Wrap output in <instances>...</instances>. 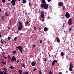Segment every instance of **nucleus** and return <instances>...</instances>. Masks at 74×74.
Returning a JSON list of instances; mask_svg holds the SVG:
<instances>
[{
  "label": "nucleus",
  "mask_w": 74,
  "mask_h": 74,
  "mask_svg": "<svg viewBox=\"0 0 74 74\" xmlns=\"http://www.w3.org/2000/svg\"><path fill=\"white\" fill-rule=\"evenodd\" d=\"M40 8H43L44 9H47L48 8V5L47 3H45L44 4H42V5L40 6Z\"/></svg>",
  "instance_id": "obj_1"
},
{
  "label": "nucleus",
  "mask_w": 74,
  "mask_h": 74,
  "mask_svg": "<svg viewBox=\"0 0 74 74\" xmlns=\"http://www.w3.org/2000/svg\"><path fill=\"white\" fill-rule=\"evenodd\" d=\"M18 24L19 25V26H18V30H19L20 31H21V30L22 29L23 24L22 23V22L21 21Z\"/></svg>",
  "instance_id": "obj_2"
},
{
  "label": "nucleus",
  "mask_w": 74,
  "mask_h": 74,
  "mask_svg": "<svg viewBox=\"0 0 74 74\" xmlns=\"http://www.w3.org/2000/svg\"><path fill=\"white\" fill-rule=\"evenodd\" d=\"M17 48L19 50L20 52L22 53V47L21 46H18L17 47Z\"/></svg>",
  "instance_id": "obj_3"
},
{
  "label": "nucleus",
  "mask_w": 74,
  "mask_h": 74,
  "mask_svg": "<svg viewBox=\"0 0 74 74\" xmlns=\"http://www.w3.org/2000/svg\"><path fill=\"white\" fill-rule=\"evenodd\" d=\"M72 18H70L68 21V23L69 25H71L72 24Z\"/></svg>",
  "instance_id": "obj_4"
},
{
  "label": "nucleus",
  "mask_w": 74,
  "mask_h": 74,
  "mask_svg": "<svg viewBox=\"0 0 74 74\" xmlns=\"http://www.w3.org/2000/svg\"><path fill=\"white\" fill-rule=\"evenodd\" d=\"M58 62V61L57 60H55L53 61L52 62V65L53 67H54L55 66V63H57Z\"/></svg>",
  "instance_id": "obj_5"
},
{
  "label": "nucleus",
  "mask_w": 74,
  "mask_h": 74,
  "mask_svg": "<svg viewBox=\"0 0 74 74\" xmlns=\"http://www.w3.org/2000/svg\"><path fill=\"white\" fill-rule=\"evenodd\" d=\"M65 16H66V18H69V17H70V14H69V13H68V12H67L66 13Z\"/></svg>",
  "instance_id": "obj_6"
},
{
  "label": "nucleus",
  "mask_w": 74,
  "mask_h": 74,
  "mask_svg": "<svg viewBox=\"0 0 74 74\" xmlns=\"http://www.w3.org/2000/svg\"><path fill=\"white\" fill-rule=\"evenodd\" d=\"M59 7H62L63 5V3L62 2H60L58 4Z\"/></svg>",
  "instance_id": "obj_7"
},
{
  "label": "nucleus",
  "mask_w": 74,
  "mask_h": 74,
  "mask_svg": "<svg viewBox=\"0 0 74 74\" xmlns=\"http://www.w3.org/2000/svg\"><path fill=\"white\" fill-rule=\"evenodd\" d=\"M12 60L13 61H11L12 62H13L14 61H16V58L14 56H13L12 58Z\"/></svg>",
  "instance_id": "obj_8"
},
{
  "label": "nucleus",
  "mask_w": 74,
  "mask_h": 74,
  "mask_svg": "<svg viewBox=\"0 0 74 74\" xmlns=\"http://www.w3.org/2000/svg\"><path fill=\"white\" fill-rule=\"evenodd\" d=\"M2 62H1L0 63L1 65H2V66H3V65L2 64H4V65H5L7 64V63H6L5 62H4V61H2Z\"/></svg>",
  "instance_id": "obj_9"
},
{
  "label": "nucleus",
  "mask_w": 74,
  "mask_h": 74,
  "mask_svg": "<svg viewBox=\"0 0 74 74\" xmlns=\"http://www.w3.org/2000/svg\"><path fill=\"white\" fill-rule=\"evenodd\" d=\"M42 3L40 4V6L41 5H42V4H45L46 3V2H45V0H42Z\"/></svg>",
  "instance_id": "obj_10"
},
{
  "label": "nucleus",
  "mask_w": 74,
  "mask_h": 74,
  "mask_svg": "<svg viewBox=\"0 0 74 74\" xmlns=\"http://www.w3.org/2000/svg\"><path fill=\"white\" fill-rule=\"evenodd\" d=\"M36 62L33 61L31 63V65L32 66H35V64H36Z\"/></svg>",
  "instance_id": "obj_11"
},
{
  "label": "nucleus",
  "mask_w": 74,
  "mask_h": 74,
  "mask_svg": "<svg viewBox=\"0 0 74 74\" xmlns=\"http://www.w3.org/2000/svg\"><path fill=\"white\" fill-rule=\"evenodd\" d=\"M29 21H25V26H27V25L28 24H29Z\"/></svg>",
  "instance_id": "obj_12"
},
{
  "label": "nucleus",
  "mask_w": 74,
  "mask_h": 74,
  "mask_svg": "<svg viewBox=\"0 0 74 74\" xmlns=\"http://www.w3.org/2000/svg\"><path fill=\"white\" fill-rule=\"evenodd\" d=\"M56 39L57 40V42H60V39L58 37H57V38H56Z\"/></svg>",
  "instance_id": "obj_13"
},
{
  "label": "nucleus",
  "mask_w": 74,
  "mask_h": 74,
  "mask_svg": "<svg viewBox=\"0 0 74 74\" xmlns=\"http://www.w3.org/2000/svg\"><path fill=\"white\" fill-rule=\"evenodd\" d=\"M11 3L13 5H15L16 4L15 1H13V0H12L11 1Z\"/></svg>",
  "instance_id": "obj_14"
},
{
  "label": "nucleus",
  "mask_w": 74,
  "mask_h": 74,
  "mask_svg": "<svg viewBox=\"0 0 74 74\" xmlns=\"http://www.w3.org/2000/svg\"><path fill=\"white\" fill-rule=\"evenodd\" d=\"M44 30L45 32H47L48 31V28L47 27H45L44 29Z\"/></svg>",
  "instance_id": "obj_15"
},
{
  "label": "nucleus",
  "mask_w": 74,
  "mask_h": 74,
  "mask_svg": "<svg viewBox=\"0 0 74 74\" xmlns=\"http://www.w3.org/2000/svg\"><path fill=\"white\" fill-rule=\"evenodd\" d=\"M27 2V1H26V0H23L22 3H23V4H25Z\"/></svg>",
  "instance_id": "obj_16"
},
{
  "label": "nucleus",
  "mask_w": 74,
  "mask_h": 74,
  "mask_svg": "<svg viewBox=\"0 0 74 74\" xmlns=\"http://www.w3.org/2000/svg\"><path fill=\"white\" fill-rule=\"evenodd\" d=\"M69 70L70 71H73V68L69 67Z\"/></svg>",
  "instance_id": "obj_17"
},
{
  "label": "nucleus",
  "mask_w": 74,
  "mask_h": 74,
  "mask_svg": "<svg viewBox=\"0 0 74 74\" xmlns=\"http://www.w3.org/2000/svg\"><path fill=\"white\" fill-rule=\"evenodd\" d=\"M70 67H71V68H73V65L71 64V63H70L69 64Z\"/></svg>",
  "instance_id": "obj_18"
},
{
  "label": "nucleus",
  "mask_w": 74,
  "mask_h": 74,
  "mask_svg": "<svg viewBox=\"0 0 74 74\" xmlns=\"http://www.w3.org/2000/svg\"><path fill=\"white\" fill-rule=\"evenodd\" d=\"M40 17L42 18H44V14H42L40 15Z\"/></svg>",
  "instance_id": "obj_19"
},
{
  "label": "nucleus",
  "mask_w": 74,
  "mask_h": 74,
  "mask_svg": "<svg viewBox=\"0 0 74 74\" xmlns=\"http://www.w3.org/2000/svg\"><path fill=\"white\" fill-rule=\"evenodd\" d=\"M1 20H4V16H2L1 17Z\"/></svg>",
  "instance_id": "obj_20"
},
{
  "label": "nucleus",
  "mask_w": 74,
  "mask_h": 74,
  "mask_svg": "<svg viewBox=\"0 0 74 74\" xmlns=\"http://www.w3.org/2000/svg\"><path fill=\"white\" fill-rule=\"evenodd\" d=\"M44 10H42V11H41L40 14H44Z\"/></svg>",
  "instance_id": "obj_21"
},
{
  "label": "nucleus",
  "mask_w": 74,
  "mask_h": 74,
  "mask_svg": "<svg viewBox=\"0 0 74 74\" xmlns=\"http://www.w3.org/2000/svg\"><path fill=\"white\" fill-rule=\"evenodd\" d=\"M8 58H9V59H10L11 61H13V60H12V59L10 57V56L9 55H8Z\"/></svg>",
  "instance_id": "obj_22"
},
{
  "label": "nucleus",
  "mask_w": 74,
  "mask_h": 74,
  "mask_svg": "<svg viewBox=\"0 0 74 74\" xmlns=\"http://www.w3.org/2000/svg\"><path fill=\"white\" fill-rule=\"evenodd\" d=\"M61 56H64V53H63V52H62L61 53Z\"/></svg>",
  "instance_id": "obj_23"
},
{
  "label": "nucleus",
  "mask_w": 74,
  "mask_h": 74,
  "mask_svg": "<svg viewBox=\"0 0 74 74\" xmlns=\"http://www.w3.org/2000/svg\"><path fill=\"white\" fill-rule=\"evenodd\" d=\"M16 53V51H12V53L13 55H15V53Z\"/></svg>",
  "instance_id": "obj_24"
},
{
  "label": "nucleus",
  "mask_w": 74,
  "mask_h": 74,
  "mask_svg": "<svg viewBox=\"0 0 74 74\" xmlns=\"http://www.w3.org/2000/svg\"><path fill=\"white\" fill-rule=\"evenodd\" d=\"M19 74H22V71H21V70H19Z\"/></svg>",
  "instance_id": "obj_25"
},
{
  "label": "nucleus",
  "mask_w": 74,
  "mask_h": 74,
  "mask_svg": "<svg viewBox=\"0 0 74 74\" xmlns=\"http://www.w3.org/2000/svg\"><path fill=\"white\" fill-rule=\"evenodd\" d=\"M32 4H31V2H29V5L30 7V8H31L32 7H31V5H32Z\"/></svg>",
  "instance_id": "obj_26"
},
{
  "label": "nucleus",
  "mask_w": 74,
  "mask_h": 74,
  "mask_svg": "<svg viewBox=\"0 0 74 74\" xmlns=\"http://www.w3.org/2000/svg\"><path fill=\"white\" fill-rule=\"evenodd\" d=\"M5 15L6 16H9V15L7 14V12H5Z\"/></svg>",
  "instance_id": "obj_27"
},
{
  "label": "nucleus",
  "mask_w": 74,
  "mask_h": 74,
  "mask_svg": "<svg viewBox=\"0 0 74 74\" xmlns=\"http://www.w3.org/2000/svg\"><path fill=\"white\" fill-rule=\"evenodd\" d=\"M21 65L25 69V64H21Z\"/></svg>",
  "instance_id": "obj_28"
},
{
  "label": "nucleus",
  "mask_w": 74,
  "mask_h": 74,
  "mask_svg": "<svg viewBox=\"0 0 74 74\" xmlns=\"http://www.w3.org/2000/svg\"><path fill=\"white\" fill-rule=\"evenodd\" d=\"M10 66V67H9L10 68V69H14V66Z\"/></svg>",
  "instance_id": "obj_29"
},
{
  "label": "nucleus",
  "mask_w": 74,
  "mask_h": 74,
  "mask_svg": "<svg viewBox=\"0 0 74 74\" xmlns=\"http://www.w3.org/2000/svg\"><path fill=\"white\" fill-rule=\"evenodd\" d=\"M23 74H28V73L27 72H24L23 73Z\"/></svg>",
  "instance_id": "obj_30"
},
{
  "label": "nucleus",
  "mask_w": 74,
  "mask_h": 74,
  "mask_svg": "<svg viewBox=\"0 0 74 74\" xmlns=\"http://www.w3.org/2000/svg\"><path fill=\"white\" fill-rule=\"evenodd\" d=\"M72 27H70L69 29V32H71V30H72Z\"/></svg>",
  "instance_id": "obj_31"
},
{
  "label": "nucleus",
  "mask_w": 74,
  "mask_h": 74,
  "mask_svg": "<svg viewBox=\"0 0 74 74\" xmlns=\"http://www.w3.org/2000/svg\"><path fill=\"white\" fill-rule=\"evenodd\" d=\"M2 1L3 3H5L6 1H5V0H2Z\"/></svg>",
  "instance_id": "obj_32"
},
{
  "label": "nucleus",
  "mask_w": 74,
  "mask_h": 74,
  "mask_svg": "<svg viewBox=\"0 0 74 74\" xmlns=\"http://www.w3.org/2000/svg\"><path fill=\"white\" fill-rule=\"evenodd\" d=\"M36 70H37V69L35 67H34V70L33 71H36Z\"/></svg>",
  "instance_id": "obj_33"
},
{
  "label": "nucleus",
  "mask_w": 74,
  "mask_h": 74,
  "mask_svg": "<svg viewBox=\"0 0 74 74\" xmlns=\"http://www.w3.org/2000/svg\"><path fill=\"white\" fill-rule=\"evenodd\" d=\"M62 10H64V8H65V7L64 6H62Z\"/></svg>",
  "instance_id": "obj_34"
},
{
  "label": "nucleus",
  "mask_w": 74,
  "mask_h": 74,
  "mask_svg": "<svg viewBox=\"0 0 74 74\" xmlns=\"http://www.w3.org/2000/svg\"><path fill=\"white\" fill-rule=\"evenodd\" d=\"M17 39V37H16L14 38V41H16Z\"/></svg>",
  "instance_id": "obj_35"
},
{
  "label": "nucleus",
  "mask_w": 74,
  "mask_h": 74,
  "mask_svg": "<svg viewBox=\"0 0 74 74\" xmlns=\"http://www.w3.org/2000/svg\"><path fill=\"white\" fill-rule=\"evenodd\" d=\"M39 74H42L41 71L40 70H39Z\"/></svg>",
  "instance_id": "obj_36"
},
{
  "label": "nucleus",
  "mask_w": 74,
  "mask_h": 74,
  "mask_svg": "<svg viewBox=\"0 0 74 74\" xmlns=\"http://www.w3.org/2000/svg\"><path fill=\"white\" fill-rule=\"evenodd\" d=\"M4 74V73H3V72L2 71L0 72V74Z\"/></svg>",
  "instance_id": "obj_37"
},
{
  "label": "nucleus",
  "mask_w": 74,
  "mask_h": 74,
  "mask_svg": "<svg viewBox=\"0 0 74 74\" xmlns=\"http://www.w3.org/2000/svg\"><path fill=\"white\" fill-rule=\"evenodd\" d=\"M34 30H36V27H35V26H34Z\"/></svg>",
  "instance_id": "obj_38"
},
{
  "label": "nucleus",
  "mask_w": 74,
  "mask_h": 74,
  "mask_svg": "<svg viewBox=\"0 0 74 74\" xmlns=\"http://www.w3.org/2000/svg\"><path fill=\"white\" fill-rule=\"evenodd\" d=\"M8 39L9 40H10L11 39V37H10V36L8 37Z\"/></svg>",
  "instance_id": "obj_39"
},
{
  "label": "nucleus",
  "mask_w": 74,
  "mask_h": 74,
  "mask_svg": "<svg viewBox=\"0 0 74 74\" xmlns=\"http://www.w3.org/2000/svg\"><path fill=\"white\" fill-rule=\"evenodd\" d=\"M1 44H3V40H2V39H1Z\"/></svg>",
  "instance_id": "obj_40"
},
{
  "label": "nucleus",
  "mask_w": 74,
  "mask_h": 74,
  "mask_svg": "<svg viewBox=\"0 0 74 74\" xmlns=\"http://www.w3.org/2000/svg\"><path fill=\"white\" fill-rule=\"evenodd\" d=\"M30 58H33V55H30Z\"/></svg>",
  "instance_id": "obj_41"
},
{
  "label": "nucleus",
  "mask_w": 74,
  "mask_h": 74,
  "mask_svg": "<svg viewBox=\"0 0 74 74\" xmlns=\"http://www.w3.org/2000/svg\"><path fill=\"white\" fill-rule=\"evenodd\" d=\"M64 25H65V23H63V26H62V27H64Z\"/></svg>",
  "instance_id": "obj_42"
},
{
  "label": "nucleus",
  "mask_w": 74,
  "mask_h": 74,
  "mask_svg": "<svg viewBox=\"0 0 74 74\" xmlns=\"http://www.w3.org/2000/svg\"><path fill=\"white\" fill-rule=\"evenodd\" d=\"M3 73H4V74H8V73H7L6 72H5V71H3Z\"/></svg>",
  "instance_id": "obj_43"
},
{
  "label": "nucleus",
  "mask_w": 74,
  "mask_h": 74,
  "mask_svg": "<svg viewBox=\"0 0 74 74\" xmlns=\"http://www.w3.org/2000/svg\"><path fill=\"white\" fill-rule=\"evenodd\" d=\"M42 40H41L40 41V44H41V43H42Z\"/></svg>",
  "instance_id": "obj_44"
},
{
  "label": "nucleus",
  "mask_w": 74,
  "mask_h": 74,
  "mask_svg": "<svg viewBox=\"0 0 74 74\" xmlns=\"http://www.w3.org/2000/svg\"><path fill=\"white\" fill-rule=\"evenodd\" d=\"M15 49L17 51H18V47H16L15 48Z\"/></svg>",
  "instance_id": "obj_45"
},
{
  "label": "nucleus",
  "mask_w": 74,
  "mask_h": 74,
  "mask_svg": "<svg viewBox=\"0 0 74 74\" xmlns=\"http://www.w3.org/2000/svg\"><path fill=\"white\" fill-rule=\"evenodd\" d=\"M41 29L40 27H38V30H41Z\"/></svg>",
  "instance_id": "obj_46"
},
{
  "label": "nucleus",
  "mask_w": 74,
  "mask_h": 74,
  "mask_svg": "<svg viewBox=\"0 0 74 74\" xmlns=\"http://www.w3.org/2000/svg\"><path fill=\"white\" fill-rule=\"evenodd\" d=\"M3 58H5V59H7V57H5V56H3Z\"/></svg>",
  "instance_id": "obj_47"
},
{
  "label": "nucleus",
  "mask_w": 74,
  "mask_h": 74,
  "mask_svg": "<svg viewBox=\"0 0 74 74\" xmlns=\"http://www.w3.org/2000/svg\"><path fill=\"white\" fill-rule=\"evenodd\" d=\"M8 29L9 30H10V29H11V27H8Z\"/></svg>",
  "instance_id": "obj_48"
},
{
  "label": "nucleus",
  "mask_w": 74,
  "mask_h": 74,
  "mask_svg": "<svg viewBox=\"0 0 74 74\" xmlns=\"http://www.w3.org/2000/svg\"><path fill=\"white\" fill-rule=\"evenodd\" d=\"M45 62H47V59L45 58L44 60Z\"/></svg>",
  "instance_id": "obj_49"
},
{
  "label": "nucleus",
  "mask_w": 74,
  "mask_h": 74,
  "mask_svg": "<svg viewBox=\"0 0 74 74\" xmlns=\"http://www.w3.org/2000/svg\"><path fill=\"white\" fill-rule=\"evenodd\" d=\"M47 1L48 2H50L51 1V0H47Z\"/></svg>",
  "instance_id": "obj_50"
},
{
  "label": "nucleus",
  "mask_w": 74,
  "mask_h": 74,
  "mask_svg": "<svg viewBox=\"0 0 74 74\" xmlns=\"http://www.w3.org/2000/svg\"><path fill=\"white\" fill-rule=\"evenodd\" d=\"M33 48H34V47H35V45H34L33 46Z\"/></svg>",
  "instance_id": "obj_51"
},
{
  "label": "nucleus",
  "mask_w": 74,
  "mask_h": 74,
  "mask_svg": "<svg viewBox=\"0 0 74 74\" xmlns=\"http://www.w3.org/2000/svg\"><path fill=\"white\" fill-rule=\"evenodd\" d=\"M3 41L5 43V44H6V43H7V42L6 41H5L3 40Z\"/></svg>",
  "instance_id": "obj_52"
},
{
  "label": "nucleus",
  "mask_w": 74,
  "mask_h": 74,
  "mask_svg": "<svg viewBox=\"0 0 74 74\" xmlns=\"http://www.w3.org/2000/svg\"><path fill=\"white\" fill-rule=\"evenodd\" d=\"M3 70H7V69H6L5 68H3Z\"/></svg>",
  "instance_id": "obj_53"
},
{
  "label": "nucleus",
  "mask_w": 74,
  "mask_h": 74,
  "mask_svg": "<svg viewBox=\"0 0 74 74\" xmlns=\"http://www.w3.org/2000/svg\"><path fill=\"white\" fill-rule=\"evenodd\" d=\"M13 0L14 1H15V2H16V1H17V0Z\"/></svg>",
  "instance_id": "obj_54"
},
{
  "label": "nucleus",
  "mask_w": 74,
  "mask_h": 74,
  "mask_svg": "<svg viewBox=\"0 0 74 74\" xmlns=\"http://www.w3.org/2000/svg\"><path fill=\"white\" fill-rule=\"evenodd\" d=\"M16 62L17 63H19V60H17V61H16Z\"/></svg>",
  "instance_id": "obj_55"
},
{
  "label": "nucleus",
  "mask_w": 74,
  "mask_h": 74,
  "mask_svg": "<svg viewBox=\"0 0 74 74\" xmlns=\"http://www.w3.org/2000/svg\"><path fill=\"white\" fill-rule=\"evenodd\" d=\"M42 22H44V18H43L42 19Z\"/></svg>",
  "instance_id": "obj_56"
},
{
  "label": "nucleus",
  "mask_w": 74,
  "mask_h": 74,
  "mask_svg": "<svg viewBox=\"0 0 74 74\" xmlns=\"http://www.w3.org/2000/svg\"><path fill=\"white\" fill-rule=\"evenodd\" d=\"M69 57L68 56H66V59H68V58Z\"/></svg>",
  "instance_id": "obj_57"
},
{
  "label": "nucleus",
  "mask_w": 74,
  "mask_h": 74,
  "mask_svg": "<svg viewBox=\"0 0 74 74\" xmlns=\"http://www.w3.org/2000/svg\"><path fill=\"white\" fill-rule=\"evenodd\" d=\"M41 31H39L38 32V34H39V33H41Z\"/></svg>",
  "instance_id": "obj_58"
},
{
  "label": "nucleus",
  "mask_w": 74,
  "mask_h": 74,
  "mask_svg": "<svg viewBox=\"0 0 74 74\" xmlns=\"http://www.w3.org/2000/svg\"><path fill=\"white\" fill-rule=\"evenodd\" d=\"M59 74H62V72H59Z\"/></svg>",
  "instance_id": "obj_59"
},
{
  "label": "nucleus",
  "mask_w": 74,
  "mask_h": 74,
  "mask_svg": "<svg viewBox=\"0 0 74 74\" xmlns=\"http://www.w3.org/2000/svg\"><path fill=\"white\" fill-rule=\"evenodd\" d=\"M49 57H50V58H51V55H50V54H49Z\"/></svg>",
  "instance_id": "obj_60"
},
{
  "label": "nucleus",
  "mask_w": 74,
  "mask_h": 74,
  "mask_svg": "<svg viewBox=\"0 0 74 74\" xmlns=\"http://www.w3.org/2000/svg\"><path fill=\"white\" fill-rule=\"evenodd\" d=\"M10 25H11V21H10Z\"/></svg>",
  "instance_id": "obj_61"
},
{
  "label": "nucleus",
  "mask_w": 74,
  "mask_h": 74,
  "mask_svg": "<svg viewBox=\"0 0 74 74\" xmlns=\"http://www.w3.org/2000/svg\"><path fill=\"white\" fill-rule=\"evenodd\" d=\"M1 60H3V61H4V60H3V58H1Z\"/></svg>",
  "instance_id": "obj_62"
},
{
  "label": "nucleus",
  "mask_w": 74,
  "mask_h": 74,
  "mask_svg": "<svg viewBox=\"0 0 74 74\" xmlns=\"http://www.w3.org/2000/svg\"><path fill=\"white\" fill-rule=\"evenodd\" d=\"M49 74H51V72H49Z\"/></svg>",
  "instance_id": "obj_63"
},
{
  "label": "nucleus",
  "mask_w": 74,
  "mask_h": 74,
  "mask_svg": "<svg viewBox=\"0 0 74 74\" xmlns=\"http://www.w3.org/2000/svg\"><path fill=\"white\" fill-rule=\"evenodd\" d=\"M48 19H49V16H48V17L47 18Z\"/></svg>",
  "instance_id": "obj_64"
}]
</instances>
